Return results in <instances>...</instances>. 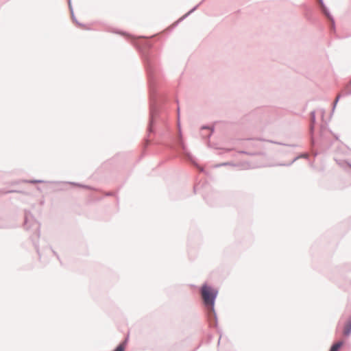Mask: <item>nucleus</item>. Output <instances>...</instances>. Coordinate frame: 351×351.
Listing matches in <instances>:
<instances>
[{
  "mask_svg": "<svg viewBox=\"0 0 351 351\" xmlns=\"http://www.w3.org/2000/svg\"><path fill=\"white\" fill-rule=\"evenodd\" d=\"M319 1L321 4L320 12L327 21L328 29H329L330 33H335L336 31L335 19H334L332 15L331 14L329 9L324 4V1L319 0Z\"/></svg>",
  "mask_w": 351,
  "mask_h": 351,
  "instance_id": "nucleus-3",
  "label": "nucleus"
},
{
  "mask_svg": "<svg viewBox=\"0 0 351 351\" xmlns=\"http://www.w3.org/2000/svg\"><path fill=\"white\" fill-rule=\"evenodd\" d=\"M342 344H343L342 342H337V343H335L332 346L330 351H338L340 349V348L341 347Z\"/></svg>",
  "mask_w": 351,
  "mask_h": 351,
  "instance_id": "nucleus-7",
  "label": "nucleus"
},
{
  "mask_svg": "<svg viewBox=\"0 0 351 351\" xmlns=\"http://www.w3.org/2000/svg\"><path fill=\"white\" fill-rule=\"evenodd\" d=\"M306 18L308 20V21H311V10L310 8H306Z\"/></svg>",
  "mask_w": 351,
  "mask_h": 351,
  "instance_id": "nucleus-8",
  "label": "nucleus"
},
{
  "mask_svg": "<svg viewBox=\"0 0 351 351\" xmlns=\"http://www.w3.org/2000/svg\"><path fill=\"white\" fill-rule=\"evenodd\" d=\"M204 0H202L199 3L194 6L193 8H191L189 12H187L185 14H184L182 16H181L178 20L175 21L171 25H170L169 27H167L165 32H170L173 29H174L178 25V24L184 21L185 19H186L189 15H191L192 13H193L199 6V5L204 1Z\"/></svg>",
  "mask_w": 351,
  "mask_h": 351,
  "instance_id": "nucleus-4",
  "label": "nucleus"
},
{
  "mask_svg": "<svg viewBox=\"0 0 351 351\" xmlns=\"http://www.w3.org/2000/svg\"><path fill=\"white\" fill-rule=\"evenodd\" d=\"M112 32L122 34L130 40L132 45L138 50L143 60L149 82V88H156L160 84L158 79V53L156 48L154 47L151 39L156 37L158 34L151 37L139 36L136 37L126 33H121L120 31H112Z\"/></svg>",
  "mask_w": 351,
  "mask_h": 351,
  "instance_id": "nucleus-1",
  "label": "nucleus"
},
{
  "mask_svg": "<svg viewBox=\"0 0 351 351\" xmlns=\"http://www.w3.org/2000/svg\"><path fill=\"white\" fill-rule=\"evenodd\" d=\"M125 347L123 344L119 345L114 351H124Z\"/></svg>",
  "mask_w": 351,
  "mask_h": 351,
  "instance_id": "nucleus-9",
  "label": "nucleus"
},
{
  "mask_svg": "<svg viewBox=\"0 0 351 351\" xmlns=\"http://www.w3.org/2000/svg\"><path fill=\"white\" fill-rule=\"evenodd\" d=\"M70 13H71V19H72L73 22L75 23L78 27L85 28V27H86L85 24L82 23L77 20V19L74 14L73 8H72V11H70Z\"/></svg>",
  "mask_w": 351,
  "mask_h": 351,
  "instance_id": "nucleus-5",
  "label": "nucleus"
},
{
  "mask_svg": "<svg viewBox=\"0 0 351 351\" xmlns=\"http://www.w3.org/2000/svg\"><path fill=\"white\" fill-rule=\"evenodd\" d=\"M350 83L351 84V80H350Z\"/></svg>",
  "mask_w": 351,
  "mask_h": 351,
  "instance_id": "nucleus-11",
  "label": "nucleus"
},
{
  "mask_svg": "<svg viewBox=\"0 0 351 351\" xmlns=\"http://www.w3.org/2000/svg\"><path fill=\"white\" fill-rule=\"evenodd\" d=\"M67 2H68L69 11H72L73 6H72V3H71V0H67Z\"/></svg>",
  "mask_w": 351,
  "mask_h": 351,
  "instance_id": "nucleus-10",
  "label": "nucleus"
},
{
  "mask_svg": "<svg viewBox=\"0 0 351 351\" xmlns=\"http://www.w3.org/2000/svg\"><path fill=\"white\" fill-rule=\"evenodd\" d=\"M351 332V321L348 322L345 326L343 333L345 335H348Z\"/></svg>",
  "mask_w": 351,
  "mask_h": 351,
  "instance_id": "nucleus-6",
  "label": "nucleus"
},
{
  "mask_svg": "<svg viewBox=\"0 0 351 351\" xmlns=\"http://www.w3.org/2000/svg\"><path fill=\"white\" fill-rule=\"evenodd\" d=\"M217 290L207 285H204L201 289V295L204 304L210 310L213 309L215 300L217 295Z\"/></svg>",
  "mask_w": 351,
  "mask_h": 351,
  "instance_id": "nucleus-2",
  "label": "nucleus"
}]
</instances>
